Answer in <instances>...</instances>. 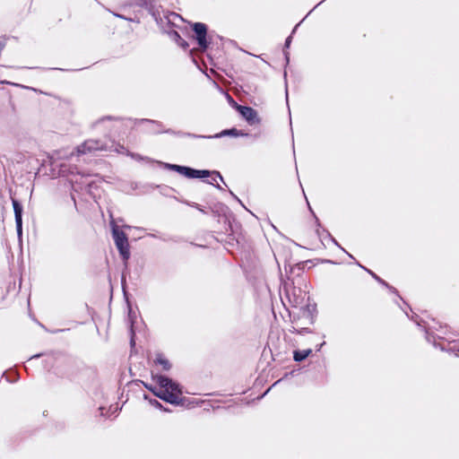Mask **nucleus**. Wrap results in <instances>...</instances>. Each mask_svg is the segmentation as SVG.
Wrapping results in <instances>:
<instances>
[{"label": "nucleus", "instance_id": "obj_1", "mask_svg": "<svg viewBox=\"0 0 459 459\" xmlns=\"http://www.w3.org/2000/svg\"><path fill=\"white\" fill-rule=\"evenodd\" d=\"M153 379L159 386L145 385V387L153 393V394L171 404H182V391L176 382L164 376H155Z\"/></svg>", "mask_w": 459, "mask_h": 459}, {"label": "nucleus", "instance_id": "obj_2", "mask_svg": "<svg viewBox=\"0 0 459 459\" xmlns=\"http://www.w3.org/2000/svg\"><path fill=\"white\" fill-rule=\"evenodd\" d=\"M415 323L419 326H422L426 330V339L429 342H433L434 346L439 347L442 351H446L447 352H453L457 357H459V341H447L445 342L437 343L435 341V337L430 334V332L433 330H437L436 326V323L433 321L434 325H430L429 324H426L425 322H420L415 319Z\"/></svg>", "mask_w": 459, "mask_h": 459}, {"label": "nucleus", "instance_id": "obj_3", "mask_svg": "<svg viewBox=\"0 0 459 459\" xmlns=\"http://www.w3.org/2000/svg\"><path fill=\"white\" fill-rule=\"evenodd\" d=\"M110 225L112 228V235L116 244L117 248L119 251L120 255L123 260L126 262L130 257V250H129V243L126 234L120 230L115 221L112 220L110 221Z\"/></svg>", "mask_w": 459, "mask_h": 459}, {"label": "nucleus", "instance_id": "obj_4", "mask_svg": "<svg viewBox=\"0 0 459 459\" xmlns=\"http://www.w3.org/2000/svg\"><path fill=\"white\" fill-rule=\"evenodd\" d=\"M168 167L172 169L176 170L181 175H184L186 178H203L211 176L212 181H216L217 178H220L222 180L221 175L217 171L210 172L209 170H198L194 169L188 167L179 166V165H174V164H168Z\"/></svg>", "mask_w": 459, "mask_h": 459}, {"label": "nucleus", "instance_id": "obj_5", "mask_svg": "<svg viewBox=\"0 0 459 459\" xmlns=\"http://www.w3.org/2000/svg\"><path fill=\"white\" fill-rule=\"evenodd\" d=\"M108 147L105 143L100 140L89 139L78 145L75 149L77 156L92 153L96 151H104Z\"/></svg>", "mask_w": 459, "mask_h": 459}, {"label": "nucleus", "instance_id": "obj_6", "mask_svg": "<svg viewBox=\"0 0 459 459\" xmlns=\"http://www.w3.org/2000/svg\"><path fill=\"white\" fill-rule=\"evenodd\" d=\"M193 30L196 35V40L202 49H206L208 41L206 39L207 27L204 23L195 22L193 25Z\"/></svg>", "mask_w": 459, "mask_h": 459}, {"label": "nucleus", "instance_id": "obj_7", "mask_svg": "<svg viewBox=\"0 0 459 459\" xmlns=\"http://www.w3.org/2000/svg\"><path fill=\"white\" fill-rule=\"evenodd\" d=\"M13 211H14V215H15L17 234L19 237H21L22 234V208L16 200H13Z\"/></svg>", "mask_w": 459, "mask_h": 459}, {"label": "nucleus", "instance_id": "obj_8", "mask_svg": "<svg viewBox=\"0 0 459 459\" xmlns=\"http://www.w3.org/2000/svg\"><path fill=\"white\" fill-rule=\"evenodd\" d=\"M238 110L242 115L243 117L246 118V120L253 124L255 123L256 119V112L252 108L245 107V106H238Z\"/></svg>", "mask_w": 459, "mask_h": 459}, {"label": "nucleus", "instance_id": "obj_9", "mask_svg": "<svg viewBox=\"0 0 459 459\" xmlns=\"http://www.w3.org/2000/svg\"><path fill=\"white\" fill-rule=\"evenodd\" d=\"M154 363L156 365L161 366L163 370H169L171 368L169 361L162 354L156 355V358L154 359Z\"/></svg>", "mask_w": 459, "mask_h": 459}, {"label": "nucleus", "instance_id": "obj_10", "mask_svg": "<svg viewBox=\"0 0 459 459\" xmlns=\"http://www.w3.org/2000/svg\"><path fill=\"white\" fill-rule=\"evenodd\" d=\"M312 351L310 349L303 350V351H294V359L296 361H302L307 359Z\"/></svg>", "mask_w": 459, "mask_h": 459}, {"label": "nucleus", "instance_id": "obj_11", "mask_svg": "<svg viewBox=\"0 0 459 459\" xmlns=\"http://www.w3.org/2000/svg\"><path fill=\"white\" fill-rule=\"evenodd\" d=\"M240 134H238V130L237 129H230V130H224L222 131L221 133L220 134H217L214 135V137H221V136H223V135H234V136H238Z\"/></svg>", "mask_w": 459, "mask_h": 459}, {"label": "nucleus", "instance_id": "obj_12", "mask_svg": "<svg viewBox=\"0 0 459 459\" xmlns=\"http://www.w3.org/2000/svg\"><path fill=\"white\" fill-rule=\"evenodd\" d=\"M150 403L152 405H153L156 408L162 409V405L160 403H159L157 400H150Z\"/></svg>", "mask_w": 459, "mask_h": 459}, {"label": "nucleus", "instance_id": "obj_13", "mask_svg": "<svg viewBox=\"0 0 459 459\" xmlns=\"http://www.w3.org/2000/svg\"><path fill=\"white\" fill-rule=\"evenodd\" d=\"M368 273L377 280L379 282L383 283L385 285V282L383 281L377 275H376L374 273H372L371 271H368Z\"/></svg>", "mask_w": 459, "mask_h": 459}, {"label": "nucleus", "instance_id": "obj_14", "mask_svg": "<svg viewBox=\"0 0 459 459\" xmlns=\"http://www.w3.org/2000/svg\"><path fill=\"white\" fill-rule=\"evenodd\" d=\"M368 273L377 280L379 282L383 283L385 285V282L383 281L377 275H376L374 273H372L371 271H368Z\"/></svg>", "mask_w": 459, "mask_h": 459}, {"label": "nucleus", "instance_id": "obj_15", "mask_svg": "<svg viewBox=\"0 0 459 459\" xmlns=\"http://www.w3.org/2000/svg\"><path fill=\"white\" fill-rule=\"evenodd\" d=\"M290 42H291V37L290 36V37H288V38L286 39V41H285V47H286V48H289V47H290Z\"/></svg>", "mask_w": 459, "mask_h": 459}, {"label": "nucleus", "instance_id": "obj_16", "mask_svg": "<svg viewBox=\"0 0 459 459\" xmlns=\"http://www.w3.org/2000/svg\"><path fill=\"white\" fill-rule=\"evenodd\" d=\"M178 44L185 49L188 47V44L185 41L179 42Z\"/></svg>", "mask_w": 459, "mask_h": 459}, {"label": "nucleus", "instance_id": "obj_17", "mask_svg": "<svg viewBox=\"0 0 459 459\" xmlns=\"http://www.w3.org/2000/svg\"><path fill=\"white\" fill-rule=\"evenodd\" d=\"M61 172H62V174H63L64 176L68 175V173H66V169H65V166H62V168H61Z\"/></svg>", "mask_w": 459, "mask_h": 459}, {"label": "nucleus", "instance_id": "obj_18", "mask_svg": "<svg viewBox=\"0 0 459 459\" xmlns=\"http://www.w3.org/2000/svg\"><path fill=\"white\" fill-rule=\"evenodd\" d=\"M129 318H130V321H132L131 312H129ZM131 331L133 332V322H131Z\"/></svg>", "mask_w": 459, "mask_h": 459}, {"label": "nucleus", "instance_id": "obj_19", "mask_svg": "<svg viewBox=\"0 0 459 459\" xmlns=\"http://www.w3.org/2000/svg\"><path fill=\"white\" fill-rule=\"evenodd\" d=\"M70 181H71L72 184L77 183V180H74V178H71Z\"/></svg>", "mask_w": 459, "mask_h": 459}, {"label": "nucleus", "instance_id": "obj_20", "mask_svg": "<svg viewBox=\"0 0 459 459\" xmlns=\"http://www.w3.org/2000/svg\"><path fill=\"white\" fill-rule=\"evenodd\" d=\"M134 339L132 338V339H131V344H132V345H134Z\"/></svg>", "mask_w": 459, "mask_h": 459}, {"label": "nucleus", "instance_id": "obj_21", "mask_svg": "<svg viewBox=\"0 0 459 459\" xmlns=\"http://www.w3.org/2000/svg\"><path fill=\"white\" fill-rule=\"evenodd\" d=\"M175 35L178 37V38H180L178 33L175 32Z\"/></svg>", "mask_w": 459, "mask_h": 459}, {"label": "nucleus", "instance_id": "obj_22", "mask_svg": "<svg viewBox=\"0 0 459 459\" xmlns=\"http://www.w3.org/2000/svg\"><path fill=\"white\" fill-rule=\"evenodd\" d=\"M104 118H100V120H98V123H100V121H103Z\"/></svg>", "mask_w": 459, "mask_h": 459}, {"label": "nucleus", "instance_id": "obj_23", "mask_svg": "<svg viewBox=\"0 0 459 459\" xmlns=\"http://www.w3.org/2000/svg\"><path fill=\"white\" fill-rule=\"evenodd\" d=\"M104 118H100V120H98V123H100V121H103Z\"/></svg>", "mask_w": 459, "mask_h": 459}, {"label": "nucleus", "instance_id": "obj_24", "mask_svg": "<svg viewBox=\"0 0 459 459\" xmlns=\"http://www.w3.org/2000/svg\"><path fill=\"white\" fill-rule=\"evenodd\" d=\"M403 312L405 313L408 316V314H407V312L405 311L404 308L403 309Z\"/></svg>", "mask_w": 459, "mask_h": 459}]
</instances>
